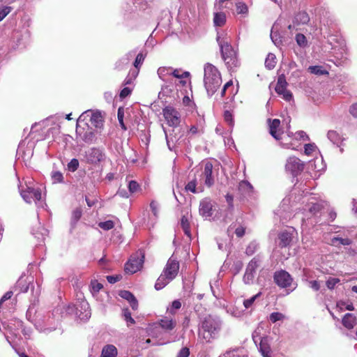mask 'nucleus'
Listing matches in <instances>:
<instances>
[{
	"instance_id": "obj_60",
	"label": "nucleus",
	"mask_w": 357,
	"mask_h": 357,
	"mask_svg": "<svg viewBox=\"0 0 357 357\" xmlns=\"http://www.w3.org/2000/svg\"><path fill=\"white\" fill-rule=\"evenodd\" d=\"M296 40L299 46H305L307 42L305 36L302 33L296 34Z\"/></svg>"
},
{
	"instance_id": "obj_3",
	"label": "nucleus",
	"mask_w": 357,
	"mask_h": 357,
	"mask_svg": "<svg viewBox=\"0 0 357 357\" xmlns=\"http://www.w3.org/2000/svg\"><path fill=\"white\" fill-rule=\"evenodd\" d=\"M19 190L21 197L26 203L31 204L32 202H35L38 206L42 207L43 206L41 189L36 186V184L31 179L26 181L24 185L20 184Z\"/></svg>"
},
{
	"instance_id": "obj_53",
	"label": "nucleus",
	"mask_w": 357,
	"mask_h": 357,
	"mask_svg": "<svg viewBox=\"0 0 357 357\" xmlns=\"http://www.w3.org/2000/svg\"><path fill=\"white\" fill-rule=\"evenodd\" d=\"M273 29H274V27H273V29H272V31L271 33V38L273 43L275 45L278 46L279 45L281 44L282 40L279 36V33L275 31H273Z\"/></svg>"
},
{
	"instance_id": "obj_52",
	"label": "nucleus",
	"mask_w": 357,
	"mask_h": 357,
	"mask_svg": "<svg viewBox=\"0 0 357 357\" xmlns=\"http://www.w3.org/2000/svg\"><path fill=\"white\" fill-rule=\"evenodd\" d=\"M98 226L101 229L107 231V230L112 229L114 226V224L113 221H112V220H107L105 222H99Z\"/></svg>"
},
{
	"instance_id": "obj_59",
	"label": "nucleus",
	"mask_w": 357,
	"mask_h": 357,
	"mask_svg": "<svg viewBox=\"0 0 357 357\" xmlns=\"http://www.w3.org/2000/svg\"><path fill=\"white\" fill-rule=\"evenodd\" d=\"M225 121L228 123L230 127H233L234 126V120L232 117V114L229 111H225L224 114Z\"/></svg>"
},
{
	"instance_id": "obj_61",
	"label": "nucleus",
	"mask_w": 357,
	"mask_h": 357,
	"mask_svg": "<svg viewBox=\"0 0 357 357\" xmlns=\"http://www.w3.org/2000/svg\"><path fill=\"white\" fill-rule=\"evenodd\" d=\"M132 88L124 87L120 92L119 96L121 99H123L130 95L132 92Z\"/></svg>"
},
{
	"instance_id": "obj_19",
	"label": "nucleus",
	"mask_w": 357,
	"mask_h": 357,
	"mask_svg": "<svg viewBox=\"0 0 357 357\" xmlns=\"http://www.w3.org/2000/svg\"><path fill=\"white\" fill-rule=\"evenodd\" d=\"M119 295L122 298L126 299L129 302L133 310H136L137 309L138 302L135 296L131 292H130L129 291L123 290L119 292Z\"/></svg>"
},
{
	"instance_id": "obj_38",
	"label": "nucleus",
	"mask_w": 357,
	"mask_h": 357,
	"mask_svg": "<svg viewBox=\"0 0 357 357\" xmlns=\"http://www.w3.org/2000/svg\"><path fill=\"white\" fill-rule=\"evenodd\" d=\"M261 293L259 292L258 294L252 296L251 298L244 300V301H243L244 307L245 309L252 308L254 305L255 301H256L257 298H258L261 296Z\"/></svg>"
},
{
	"instance_id": "obj_28",
	"label": "nucleus",
	"mask_w": 357,
	"mask_h": 357,
	"mask_svg": "<svg viewBox=\"0 0 357 357\" xmlns=\"http://www.w3.org/2000/svg\"><path fill=\"white\" fill-rule=\"evenodd\" d=\"M226 22V15L222 12H216L213 16V23L215 26H222Z\"/></svg>"
},
{
	"instance_id": "obj_35",
	"label": "nucleus",
	"mask_w": 357,
	"mask_h": 357,
	"mask_svg": "<svg viewBox=\"0 0 357 357\" xmlns=\"http://www.w3.org/2000/svg\"><path fill=\"white\" fill-rule=\"evenodd\" d=\"M327 137L328 139L332 142L334 144H338L341 142L340 135L334 130H330L328 132Z\"/></svg>"
},
{
	"instance_id": "obj_17",
	"label": "nucleus",
	"mask_w": 357,
	"mask_h": 357,
	"mask_svg": "<svg viewBox=\"0 0 357 357\" xmlns=\"http://www.w3.org/2000/svg\"><path fill=\"white\" fill-rule=\"evenodd\" d=\"M294 231L293 228L282 231L278 236L279 245L282 248L289 245L292 241Z\"/></svg>"
},
{
	"instance_id": "obj_31",
	"label": "nucleus",
	"mask_w": 357,
	"mask_h": 357,
	"mask_svg": "<svg viewBox=\"0 0 357 357\" xmlns=\"http://www.w3.org/2000/svg\"><path fill=\"white\" fill-rule=\"evenodd\" d=\"M331 242L333 245L337 246L339 245H349L351 244L352 241L351 239L348 238H341V237H333L331 239Z\"/></svg>"
},
{
	"instance_id": "obj_13",
	"label": "nucleus",
	"mask_w": 357,
	"mask_h": 357,
	"mask_svg": "<svg viewBox=\"0 0 357 357\" xmlns=\"http://www.w3.org/2000/svg\"><path fill=\"white\" fill-rule=\"evenodd\" d=\"M260 260L257 257H254L247 266L243 280L245 284H250L253 282L256 269L259 267Z\"/></svg>"
},
{
	"instance_id": "obj_25",
	"label": "nucleus",
	"mask_w": 357,
	"mask_h": 357,
	"mask_svg": "<svg viewBox=\"0 0 357 357\" xmlns=\"http://www.w3.org/2000/svg\"><path fill=\"white\" fill-rule=\"evenodd\" d=\"M159 324L162 328H163L165 331H169L175 328L176 322L175 320H173L172 319H169L167 318H164L160 319Z\"/></svg>"
},
{
	"instance_id": "obj_41",
	"label": "nucleus",
	"mask_w": 357,
	"mask_h": 357,
	"mask_svg": "<svg viewBox=\"0 0 357 357\" xmlns=\"http://www.w3.org/2000/svg\"><path fill=\"white\" fill-rule=\"evenodd\" d=\"M91 292L93 295L98 293L99 291L103 287L102 284L97 280H92L91 282Z\"/></svg>"
},
{
	"instance_id": "obj_23",
	"label": "nucleus",
	"mask_w": 357,
	"mask_h": 357,
	"mask_svg": "<svg viewBox=\"0 0 357 357\" xmlns=\"http://www.w3.org/2000/svg\"><path fill=\"white\" fill-rule=\"evenodd\" d=\"M76 133L80 135L81 139L85 142L86 143L90 144L92 143L95 139V134L91 130L86 131L84 133L82 134L80 129L78 127V124L77 123Z\"/></svg>"
},
{
	"instance_id": "obj_42",
	"label": "nucleus",
	"mask_w": 357,
	"mask_h": 357,
	"mask_svg": "<svg viewBox=\"0 0 357 357\" xmlns=\"http://www.w3.org/2000/svg\"><path fill=\"white\" fill-rule=\"evenodd\" d=\"M308 70L311 73L314 75H324L328 73L326 70L318 66H310Z\"/></svg>"
},
{
	"instance_id": "obj_62",
	"label": "nucleus",
	"mask_w": 357,
	"mask_h": 357,
	"mask_svg": "<svg viewBox=\"0 0 357 357\" xmlns=\"http://www.w3.org/2000/svg\"><path fill=\"white\" fill-rule=\"evenodd\" d=\"M82 307L85 310V314L83 317H81V314L79 315L81 319H89L91 317V312L89 311H87L86 309L89 308V304L86 302H84L82 303Z\"/></svg>"
},
{
	"instance_id": "obj_56",
	"label": "nucleus",
	"mask_w": 357,
	"mask_h": 357,
	"mask_svg": "<svg viewBox=\"0 0 357 357\" xmlns=\"http://www.w3.org/2000/svg\"><path fill=\"white\" fill-rule=\"evenodd\" d=\"M139 185L135 181H130L128 183V190L130 194L136 192L139 190Z\"/></svg>"
},
{
	"instance_id": "obj_49",
	"label": "nucleus",
	"mask_w": 357,
	"mask_h": 357,
	"mask_svg": "<svg viewBox=\"0 0 357 357\" xmlns=\"http://www.w3.org/2000/svg\"><path fill=\"white\" fill-rule=\"evenodd\" d=\"M259 349L264 357H271L270 349L267 345L265 344L264 342L259 343Z\"/></svg>"
},
{
	"instance_id": "obj_30",
	"label": "nucleus",
	"mask_w": 357,
	"mask_h": 357,
	"mask_svg": "<svg viewBox=\"0 0 357 357\" xmlns=\"http://www.w3.org/2000/svg\"><path fill=\"white\" fill-rule=\"evenodd\" d=\"M238 190L243 195H250L253 191V187L248 181H242L239 183Z\"/></svg>"
},
{
	"instance_id": "obj_45",
	"label": "nucleus",
	"mask_w": 357,
	"mask_h": 357,
	"mask_svg": "<svg viewBox=\"0 0 357 357\" xmlns=\"http://www.w3.org/2000/svg\"><path fill=\"white\" fill-rule=\"evenodd\" d=\"M284 319V315L280 312H272L269 316V319L271 322L275 323L278 321H281Z\"/></svg>"
},
{
	"instance_id": "obj_36",
	"label": "nucleus",
	"mask_w": 357,
	"mask_h": 357,
	"mask_svg": "<svg viewBox=\"0 0 357 357\" xmlns=\"http://www.w3.org/2000/svg\"><path fill=\"white\" fill-rule=\"evenodd\" d=\"M172 72L171 68H166V67H160L158 69V75L159 77L162 79L165 80L167 76H170V73Z\"/></svg>"
},
{
	"instance_id": "obj_18",
	"label": "nucleus",
	"mask_w": 357,
	"mask_h": 357,
	"mask_svg": "<svg viewBox=\"0 0 357 357\" xmlns=\"http://www.w3.org/2000/svg\"><path fill=\"white\" fill-rule=\"evenodd\" d=\"M136 50H131L126 54L124 56L121 57L116 63H115V69L118 70H121L126 68L132 59L136 55Z\"/></svg>"
},
{
	"instance_id": "obj_11",
	"label": "nucleus",
	"mask_w": 357,
	"mask_h": 357,
	"mask_svg": "<svg viewBox=\"0 0 357 357\" xmlns=\"http://www.w3.org/2000/svg\"><path fill=\"white\" fill-rule=\"evenodd\" d=\"M162 114L169 126L172 128L180 126L181 114L175 108L167 106L163 109Z\"/></svg>"
},
{
	"instance_id": "obj_15",
	"label": "nucleus",
	"mask_w": 357,
	"mask_h": 357,
	"mask_svg": "<svg viewBox=\"0 0 357 357\" xmlns=\"http://www.w3.org/2000/svg\"><path fill=\"white\" fill-rule=\"evenodd\" d=\"M179 269V264L176 259H172L170 258L165 266V268L163 271V273L167 275L169 279L172 280L176 278L178 274Z\"/></svg>"
},
{
	"instance_id": "obj_14",
	"label": "nucleus",
	"mask_w": 357,
	"mask_h": 357,
	"mask_svg": "<svg viewBox=\"0 0 357 357\" xmlns=\"http://www.w3.org/2000/svg\"><path fill=\"white\" fill-rule=\"evenodd\" d=\"M287 83L284 75L279 76L275 86L276 93L282 96L283 99L290 101L292 99V93L287 89Z\"/></svg>"
},
{
	"instance_id": "obj_40",
	"label": "nucleus",
	"mask_w": 357,
	"mask_h": 357,
	"mask_svg": "<svg viewBox=\"0 0 357 357\" xmlns=\"http://www.w3.org/2000/svg\"><path fill=\"white\" fill-rule=\"evenodd\" d=\"M82 216V209L80 208H77L75 210H73L72 213V217H71V224L75 225L78 220L80 219Z\"/></svg>"
},
{
	"instance_id": "obj_63",
	"label": "nucleus",
	"mask_w": 357,
	"mask_h": 357,
	"mask_svg": "<svg viewBox=\"0 0 357 357\" xmlns=\"http://www.w3.org/2000/svg\"><path fill=\"white\" fill-rule=\"evenodd\" d=\"M190 355L189 349L187 347H183L176 355V357H188Z\"/></svg>"
},
{
	"instance_id": "obj_51",
	"label": "nucleus",
	"mask_w": 357,
	"mask_h": 357,
	"mask_svg": "<svg viewBox=\"0 0 357 357\" xmlns=\"http://www.w3.org/2000/svg\"><path fill=\"white\" fill-rule=\"evenodd\" d=\"M123 317L125 321H126V322L128 324H135V320L131 317V313L128 308L123 310Z\"/></svg>"
},
{
	"instance_id": "obj_34",
	"label": "nucleus",
	"mask_w": 357,
	"mask_h": 357,
	"mask_svg": "<svg viewBox=\"0 0 357 357\" xmlns=\"http://www.w3.org/2000/svg\"><path fill=\"white\" fill-rule=\"evenodd\" d=\"M275 59V54L269 53L265 60V66L269 70L273 69L276 63Z\"/></svg>"
},
{
	"instance_id": "obj_22",
	"label": "nucleus",
	"mask_w": 357,
	"mask_h": 357,
	"mask_svg": "<svg viewBox=\"0 0 357 357\" xmlns=\"http://www.w3.org/2000/svg\"><path fill=\"white\" fill-rule=\"evenodd\" d=\"M342 324L347 329H351L356 324V317L351 313H347L342 319Z\"/></svg>"
},
{
	"instance_id": "obj_12",
	"label": "nucleus",
	"mask_w": 357,
	"mask_h": 357,
	"mask_svg": "<svg viewBox=\"0 0 357 357\" xmlns=\"http://www.w3.org/2000/svg\"><path fill=\"white\" fill-rule=\"evenodd\" d=\"M286 171L290 172L294 176L301 174L304 169V162L296 157H289L285 165Z\"/></svg>"
},
{
	"instance_id": "obj_37",
	"label": "nucleus",
	"mask_w": 357,
	"mask_h": 357,
	"mask_svg": "<svg viewBox=\"0 0 357 357\" xmlns=\"http://www.w3.org/2000/svg\"><path fill=\"white\" fill-rule=\"evenodd\" d=\"M236 6L237 14L242 15H246L248 14V8L245 3L241 1L238 2L236 3Z\"/></svg>"
},
{
	"instance_id": "obj_47",
	"label": "nucleus",
	"mask_w": 357,
	"mask_h": 357,
	"mask_svg": "<svg viewBox=\"0 0 357 357\" xmlns=\"http://www.w3.org/2000/svg\"><path fill=\"white\" fill-rule=\"evenodd\" d=\"M340 282V280L339 278H329L326 282V287L329 289H333L337 284H338Z\"/></svg>"
},
{
	"instance_id": "obj_1",
	"label": "nucleus",
	"mask_w": 357,
	"mask_h": 357,
	"mask_svg": "<svg viewBox=\"0 0 357 357\" xmlns=\"http://www.w3.org/2000/svg\"><path fill=\"white\" fill-rule=\"evenodd\" d=\"M222 322L220 317L207 315L201 321L198 331L199 338L204 342L210 343L218 337Z\"/></svg>"
},
{
	"instance_id": "obj_33",
	"label": "nucleus",
	"mask_w": 357,
	"mask_h": 357,
	"mask_svg": "<svg viewBox=\"0 0 357 357\" xmlns=\"http://www.w3.org/2000/svg\"><path fill=\"white\" fill-rule=\"evenodd\" d=\"M263 328L261 327H257L254 332L252 333V340L255 344L257 345L258 343H261L264 342V340L262 338L261 333Z\"/></svg>"
},
{
	"instance_id": "obj_8",
	"label": "nucleus",
	"mask_w": 357,
	"mask_h": 357,
	"mask_svg": "<svg viewBox=\"0 0 357 357\" xmlns=\"http://www.w3.org/2000/svg\"><path fill=\"white\" fill-rule=\"evenodd\" d=\"M85 160L87 163L98 165L106 160V154L103 149L92 147L85 151Z\"/></svg>"
},
{
	"instance_id": "obj_55",
	"label": "nucleus",
	"mask_w": 357,
	"mask_h": 357,
	"mask_svg": "<svg viewBox=\"0 0 357 357\" xmlns=\"http://www.w3.org/2000/svg\"><path fill=\"white\" fill-rule=\"evenodd\" d=\"M12 9L10 6H3L0 8V22L10 13Z\"/></svg>"
},
{
	"instance_id": "obj_9",
	"label": "nucleus",
	"mask_w": 357,
	"mask_h": 357,
	"mask_svg": "<svg viewBox=\"0 0 357 357\" xmlns=\"http://www.w3.org/2000/svg\"><path fill=\"white\" fill-rule=\"evenodd\" d=\"M144 256L142 252H137L130 256L128 262L125 264V271L127 273L133 274L142 267Z\"/></svg>"
},
{
	"instance_id": "obj_10",
	"label": "nucleus",
	"mask_w": 357,
	"mask_h": 357,
	"mask_svg": "<svg viewBox=\"0 0 357 357\" xmlns=\"http://www.w3.org/2000/svg\"><path fill=\"white\" fill-rule=\"evenodd\" d=\"M327 204L315 197H310L307 199V203L305 206V211H307L312 216H317L319 213L321 214L322 210L326 206Z\"/></svg>"
},
{
	"instance_id": "obj_21",
	"label": "nucleus",
	"mask_w": 357,
	"mask_h": 357,
	"mask_svg": "<svg viewBox=\"0 0 357 357\" xmlns=\"http://www.w3.org/2000/svg\"><path fill=\"white\" fill-rule=\"evenodd\" d=\"M270 121L269 124V132L270 134L277 140H280L282 139L280 137V130L278 129L280 125V121L279 119H273L272 121Z\"/></svg>"
},
{
	"instance_id": "obj_57",
	"label": "nucleus",
	"mask_w": 357,
	"mask_h": 357,
	"mask_svg": "<svg viewBox=\"0 0 357 357\" xmlns=\"http://www.w3.org/2000/svg\"><path fill=\"white\" fill-rule=\"evenodd\" d=\"M304 149H305V150H304L305 154L310 155L312 152H314L315 151V149H317V146L314 143L306 144L304 146Z\"/></svg>"
},
{
	"instance_id": "obj_64",
	"label": "nucleus",
	"mask_w": 357,
	"mask_h": 357,
	"mask_svg": "<svg viewBox=\"0 0 357 357\" xmlns=\"http://www.w3.org/2000/svg\"><path fill=\"white\" fill-rule=\"evenodd\" d=\"M150 208L154 216L157 217L158 213V205L155 201H152L150 204Z\"/></svg>"
},
{
	"instance_id": "obj_7",
	"label": "nucleus",
	"mask_w": 357,
	"mask_h": 357,
	"mask_svg": "<svg viewBox=\"0 0 357 357\" xmlns=\"http://www.w3.org/2000/svg\"><path fill=\"white\" fill-rule=\"evenodd\" d=\"M90 119V122L96 129H102L104 125V117L98 110H87L83 112L77 119V124L84 121L87 118Z\"/></svg>"
},
{
	"instance_id": "obj_54",
	"label": "nucleus",
	"mask_w": 357,
	"mask_h": 357,
	"mask_svg": "<svg viewBox=\"0 0 357 357\" xmlns=\"http://www.w3.org/2000/svg\"><path fill=\"white\" fill-rule=\"evenodd\" d=\"M196 185H197V181H196V179H193L192 181H190L187 183L185 188L187 191L191 192L192 193H196L197 192Z\"/></svg>"
},
{
	"instance_id": "obj_27",
	"label": "nucleus",
	"mask_w": 357,
	"mask_h": 357,
	"mask_svg": "<svg viewBox=\"0 0 357 357\" xmlns=\"http://www.w3.org/2000/svg\"><path fill=\"white\" fill-rule=\"evenodd\" d=\"M170 281L172 280L169 279V278L163 273H162L155 284V288L157 290H160L164 288Z\"/></svg>"
},
{
	"instance_id": "obj_2",
	"label": "nucleus",
	"mask_w": 357,
	"mask_h": 357,
	"mask_svg": "<svg viewBox=\"0 0 357 357\" xmlns=\"http://www.w3.org/2000/svg\"><path fill=\"white\" fill-rule=\"evenodd\" d=\"M216 40L220 49L222 57L227 68L233 69L239 65L236 52L230 44L227 33L223 31H217Z\"/></svg>"
},
{
	"instance_id": "obj_39",
	"label": "nucleus",
	"mask_w": 357,
	"mask_h": 357,
	"mask_svg": "<svg viewBox=\"0 0 357 357\" xmlns=\"http://www.w3.org/2000/svg\"><path fill=\"white\" fill-rule=\"evenodd\" d=\"M51 178L53 183H62L63 181V174L59 171L52 172Z\"/></svg>"
},
{
	"instance_id": "obj_46",
	"label": "nucleus",
	"mask_w": 357,
	"mask_h": 357,
	"mask_svg": "<svg viewBox=\"0 0 357 357\" xmlns=\"http://www.w3.org/2000/svg\"><path fill=\"white\" fill-rule=\"evenodd\" d=\"M146 57V54L140 52L137 54L135 60L134 61V66L136 68H139V67L142 64Z\"/></svg>"
},
{
	"instance_id": "obj_16",
	"label": "nucleus",
	"mask_w": 357,
	"mask_h": 357,
	"mask_svg": "<svg viewBox=\"0 0 357 357\" xmlns=\"http://www.w3.org/2000/svg\"><path fill=\"white\" fill-rule=\"evenodd\" d=\"M213 174V165L212 163L207 162L204 165V171L202 174V179L204 181V184L211 187L214 183V178L212 176Z\"/></svg>"
},
{
	"instance_id": "obj_32",
	"label": "nucleus",
	"mask_w": 357,
	"mask_h": 357,
	"mask_svg": "<svg viewBox=\"0 0 357 357\" xmlns=\"http://www.w3.org/2000/svg\"><path fill=\"white\" fill-rule=\"evenodd\" d=\"M181 225L185 233V234L188 237L191 238V233L190 230V223L188 219L185 216H183L181 220Z\"/></svg>"
},
{
	"instance_id": "obj_24",
	"label": "nucleus",
	"mask_w": 357,
	"mask_h": 357,
	"mask_svg": "<svg viewBox=\"0 0 357 357\" xmlns=\"http://www.w3.org/2000/svg\"><path fill=\"white\" fill-rule=\"evenodd\" d=\"M117 349L112 344H107L102 349L101 357H116Z\"/></svg>"
},
{
	"instance_id": "obj_58",
	"label": "nucleus",
	"mask_w": 357,
	"mask_h": 357,
	"mask_svg": "<svg viewBox=\"0 0 357 357\" xmlns=\"http://www.w3.org/2000/svg\"><path fill=\"white\" fill-rule=\"evenodd\" d=\"M14 325L17 327V328H21L22 332L25 336H29L30 330L23 328V323L21 321H15Z\"/></svg>"
},
{
	"instance_id": "obj_20",
	"label": "nucleus",
	"mask_w": 357,
	"mask_h": 357,
	"mask_svg": "<svg viewBox=\"0 0 357 357\" xmlns=\"http://www.w3.org/2000/svg\"><path fill=\"white\" fill-rule=\"evenodd\" d=\"M199 213L206 218L212 215V204L208 199H204L199 204Z\"/></svg>"
},
{
	"instance_id": "obj_26",
	"label": "nucleus",
	"mask_w": 357,
	"mask_h": 357,
	"mask_svg": "<svg viewBox=\"0 0 357 357\" xmlns=\"http://www.w3.org/2000/svg\"><path fill=\"white\" fill-rule=\"evenodd\" d=\"M309 21L310 17L305 11L298 13L294 17V22L297 24H305Z\"/></svg>"
},
{
	"instance_id": "obj_44",
	"label": "nucleus",
	"mask_w": 357,
	"mask_h": 357,
	"mask_svg": "<svg viewBox=\"0 0 357 357\" xmlns=\"http://www.w3.org/2000/svg\"><path fill=\"white\" fill-rule=\"evenodd\" d=\"M291 135H293L292 133L288 134V137H291ZM294 137L296 139H301L303 141L309 139V137L307 135V134L304 131H302V130L296 132L294 135Z\"/></svg>"
},
{
	"instance_id": "obj_48",
	"label": "nucleus",
	"mask_w": 357,
	"mask_h": 357,
	"mask_svg": "<svg viewBox=\"0 0 357 357\" xmlns=\"http://www.w3.org/2000/svg\"><path fill=\"white\" fill-rule=\"evenodd\" d=\"M117 116H118V120H119V124H120L121 128L123 130H126L127 128L123 123L124 110L122 107H119L118 109Z\"/></svg>"
},
{
	"instance_id": "obj_6",
	"label": "nucleus",
	"mask_w": 357,
	"mask_h": 357,
	"mask_svg": "<svg viewBox=\"0 0 357 357\" xmlns=\"http://www.w3.org/2000/svg\"><path fill=\"white\" fill-rule=\"evenodd\" d=\"M274 282L281 288L289 289V292L293 291L297 287V283L294 281L291 275L286 271H276L273 275Z\"/></svg>"
},
{
	"instance_id": "obj_50",
	"label": "nucleus",
	"mask_w": 357,
	"mask_h": 357,
	"mask_svg": "<svg viewBox=\"0 0 357 357\" xmlns=\"http://www.w3.org/2000/svg\"><path fill=\"white\" fill-rule=\"evenodd\" d=\"M79 167V161L76 158L72 159L68 164V169L70 172H74Z\"/></svg>"
},
{
	"instance_id": "obj_29",
	"label": "nucleus",
	"mask_w": 357,
	"mask_h": 357,
	"mask_svg": "<svg viewBox=\"0 0 357 357\" xmlns=\"http://www.w3.org/2000/svg\"><path fill=\"white\" fill-rule=\"evenodd\" d=\"M219 357H248L241 349H235L227 351Z\"/></svg>"
},
{
	"instance_id": "obj_43",
	"label": "nucleus",
	"mask_w": 357,
	"mask_h": 357,
	"mask_svg": "<svg viewBox=\"0 0 357 357\" xmlns=\"http://www.w3.org/2000/svg\"><path fill=\"white\" fill-rule=\"evenodd\" d=\"M181 307V303L178 300H175L172 302V305L169 308H167V311L171 314H174L176 311L180 309Z\"/></svg>"
},
{
	"instance_id": "obj_5",
	"label": "nucleus",
	"mask_w": 357,
	"mask_h": 357,
	"mask_svg": "<svg viewBox=\"0 0 357 357\" xmlns=\"http://www.w3.org/2000/svg\"><path fill=\"white\" fill-rule=\"evenodd\" d=\"M165 134L167 145L170 151H175L178 146H182L185 144L184 138L185 130L181 126L172 127L168 131L163 128Z\"/></svg>"
},
{
	"instance_id": "obj_4",
	"label": "nucleus",
	"mask_w": 357,
	"mask_h": 357,
	"mask_svg": "<svg viewBox=\"0 0 357 357\" xmlns=\"http://www.w3.org/2000/svg\"><path fill=\"white\" fill-rule=\"evenodd\" d=\"M204 82L209 96L213 95L222 84L220 72L215 66L211 63H206L204 66Z\"/></svg>"
}]
</instances>
